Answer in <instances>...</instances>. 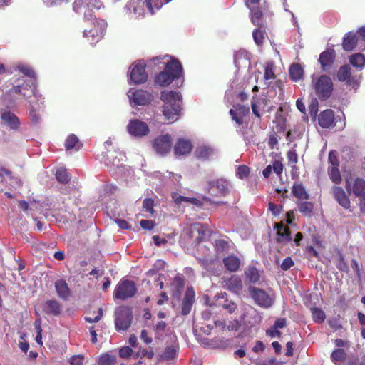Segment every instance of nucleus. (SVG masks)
<instances>
[{
    "label": "nucleus",
    "mask_w": 365,
    "mask_h": 365,
    "mask_svg": "<svg viewBox=\"0 0 365 365\" xmlns=\"http://www.w3.org/2000/svg\"><path fill=\"white\" fill-rule=\"evenodd\" d=\"M101 5L100 0H76L73 3V10L76 13H83L85 19L91 20L93 26L92 29H86L83 31V36L88 38L91 43L98 41L105 31V22L92 19L93 10L99 9Z\"/></svg>",
    "instance_id": "obj_1"
},
{
    "label": "nucleus",
    "mask_w": 365,
    "mask_h": 365,
    "mask_svg": "<svg viewBox=\"0 0 365 365\" xmlns=\"http://www.w3.org/2000/svg\"><path fill=\"white\" fill-rule=\"evenodd\" d=\"M163 106V114L165 118L171 122L177 120L181 110V96L175 91H164L161 93Z\"/></svg>",
    "instance_id": "obj_2"
},
{
    "label": "nucleus",
    "mask_w": 365,
    "mask_h": 365,
    "mask_svg": "<svg viewBox=\"0 0 365 365\" xmlns=\"http://www.w3.org/2000/svg\"><path fill=\"white\" fill-rule=\"evenodd\" d=\"M182 67L179 61L173 60L166 63L165 71L160 72L155 79L156 83L160 86L170 84L174 78L181 76Z\"/></svg>",
    "instance_id": "obj_3"
},
{
    "label": "nucleus",
    "mask_w": 365,
    "mask_h": 365,
    "mask_svg": "<svg viewBox=\"0 0 365 365\" xmlns=\"http://www.w3.org/2000/svg\"><path fill=\"white\" fill-rule=\"evenodd\" d=\"M312 86L316 95L321 100L327 99L333 91V83L330 77L327 75L312 76Z\"/></svg>",
    "instance_id": "obj_4"
},
{
    "label": "nucleus",
    "mask_w": 365,
    "mask_h": 365,
    "mask_svg": "<svg viewBox=\"0 0 365 365\" xmlns=\"http://www.w3.org/2000/svg\"><path fill=\"white\" fill-rule=\"evenodd\" d=\"M136 287L133 282L123 279L121 280L115 287L114 297L120 300H125L135 295Z\"/></svg>",
    "instance_id": "obj_5"
},
{
    "label": "nucleus",
    "mask_w": 365,
    "mask_h": 365,
    "mask_svg": "<svg viewBox=\"0 0 365 365\" xmlns=\"http://www.w3.org/2000/svg\"><path fill=\"white\" fill-rule=\"evenodd\" d=\"M145 68V63L143 61L134 63L130 72L129 83L139 84L145 82L148 75Z\"/></svg>",
    "instance_id": "obj_6"
},
{
    "label": "nucleus",
    "mask_w": 365,
    "mask_h": 365,
    "mask_svg": "<svg viewBox=\"0 0 365 365\" xmlns=\"http://www.w3.org/2000/svg\"><path fill=\"white\" fill-rule=\"evenodd\" d=\"M115 315V327L117 329H127L130 327L132 320L131 310L128 307H121L117 309Z\"/></svg>",
    "instance_id": "obj_7"
},
{
    "label": "nucleus",
    "mask_w": 365,
    "mask_h": 365,
    "mask_svg": "<svg viewBox=\"0 0 365 365\" xmlns=\"http://www.w3.org/2000/svg\"><path fill=\"white\" fill-rule=\"evenodd\" d=\"M329 167L328 173L331 180L336 184H339L341 181V177L339 170V161L337 158V153L331 150L329 153Z\"/></svg>",
    "instance_id": "obj_8"
},
{
    "label": "nucleus",
    "mask_w": 365,
    "mask_h": 365,
    "mask_svg": "<svg viewBox=\"0 0 365 365\" xmlns=\"http://www.w3.org/2000/svg\"><path fill=\"white\" fill-rule=\"evenodd\" d=\"M130 104L143 106L148 104L153 100V96L146 91L130 88L128 92Z\"/></svg>",
    "instance_id": "obj_9"
},
{
    "label": "nucleus",
    "mask_w": 365,
    "mask_h": 365,
    "mask_svg": "<svg viewBox=\"0 0 365 365\" xmlns=\"http://www.w3.org/2000/svg\"><path fill=\"white\" fill-rule=\"evenodd\" d=\"M249 290L252 297L259 306L269 308L272 305L273 298L264 291L252 287H250Z\"/></svg>",
    "instance_id": "obj_10"
},
{
    "label": "nucleus",
    "mask_w": 365,
    "mask_h": 365,
    "mask_svg": "<svg viewBox=\"0 0 365 365\" xmlns=\"http://www.w3.org/2000/svg\"><path fill=\"white\" fill-rule=\"evenodd\" d=\"M172 145V137L168 134L162 135L156 138L153 143V146L155 152L161 155L169 153L171 150Z\"/></svg>",
    "instance_id": "obj_11"
},
{
    "label": "nucleus",
    "mask_w": 365,
    "mask_h": 365,
    "mask_svg": "<svg viewBox=\"0 0 365 365\" xmlns=\"http://www.w3.org/2000/svg\"><path fill=\"white\" fill-rule=\"evenodd\" d=\"M128 132L135 137L147 135L150 131L148 125L140 120H130L127 125Z\"/></svg>",
    "instance_id": "obj_12"
},
{
    "label": "nucleus",
    "mask_w": 365,
    "mask_h": 365,
    "mask_svg": "<svg viewBox=\"0 0 365 365\" xmlns=\"http://www.w3.org/2000/svg\"><path fill=\"white\" fill-rule=\"evenodd\" d=\"M346 188L349 193L352 192L357 197H364L365 181L361 178H356L351 185L350 181L346 180Z\"/></svg>",
    "instance_id": "obj_13"
},
{
    "label": "nucleus",
    "mask_w": 365,
    "mask_h": 365,
    "mask_svg": "<svg viewBox=\"0 0 365 365\" xmlns=\"http://www.w3.org/2000/svg\"><path fill=\"white\" fill-rule=\"evenodd\" d=\"M195 292L192 287H187L182 303L181 314L187 315L192 307L195 301Z\"/></svg>",
    "instance_id": "obj_14"
},
{
    "label": "nucleus",
    "mask_w": 365,
    "mask_h": 365,
    "mask_svg": "<svg viewBox=\"0 0 365 365\" xmlns=\"http://www.w3.org/2000/svg\"><path fill=\"white\" fill-rule=\"evenodd\" d=\"M116 154L115 151L110 152L108 151V154L107 155L106 164L110 170H115V168H119L121 167V162L124 160L125 156L123 153H118Z\"/></svg>",
    "instance_id": "obj_15"
},
{
    "label": "nucleus",
    "mask_w": 365,
    "mask_h": 365,
    "mask_svg": "<svg viewBox=\"0 0 365 365\" xmlns=\"http://www.w3.org/2000/svg\"><path fill=\"white\" fill-rule=\"evenodd\" d=\"M274 228L277 230L276 240L277 242L284 245L291 241L292 237L288 227L285 226L282 222H280L277 223Z\"/></svg>",
    "instance_id": "obj_16"
},
{
    "label": "nucleus",
    "mask_w": 365,
    "mask_h": 365,
    "mask_svg": "<svg viewBox=\"0 0 365 365\" xmlns=\"http://www.w3.org/2000/svg\"><path fill=\"white\" fill-rule=\"evenodd\" d=\"M227 190L228 182L223 179H220L210 183V192L212 195H223Z\"/></svg>",
    "instance_id": "obj_17"
},
{
    "label": "nucleus",
    "mask_w": 365,
    "mask_h": 365,
    "mask_svg": "<svg viewBox=\"0 0 365 365\" xmlns=\"http://www.w3.org/2000/svg\"><path fill=\"white\" fill-rule=\"evenodd\" d=\"M217 151L215 148L210 145H201L197 147L195 155V156L202 160H209L215 155Z\"/></svg>",
    "instance_id": "obj_18"
},
{
    "label": "nucleus",
    "mask_w": 365,
    "mask_h": 365,
    "mask_svg": "<svg viewBox=\"0 0 365 365\" xmlns=\"http://www.w3.org/2000/svg\"><path fill=\"white\" fill-rule=\"evenodd\" d=\"M249 108L237 105L230 110V114L234 121L241 125L243 123V118L249 113Z\"/></svg>",
    "instance_id": "obj_19"
},
{
    "label": "nucleus",
    "mask_w": 365,
    "mask_h": 365,
    "mask_svg": "<svg viewBox=\"0 0 365 365\" xmlns=\"http://www.w3.org/2000/svg\"><path fill=\"white\" fill-rule=\"evenodd\" d=\"M55 289L58 296L63 300L68 299L71 295V292L64 279L57 280L55 282Z\"/></svg>",
    "instance_id": "obj_20"
},
{
    "label": "nucleus",
    "mask_w": 365,
    "mask_h": 365,
    "mask_svg": "<svg viewBox=\"0 0 365 365\" xmlns=\"http://www.w3.org/2000/svg\"><path fill=\"white\" fill-rule=\"evenodd\" d=\"M1 119L3 123L11 129H16L19 125L17 117L10 111H2L1 113Z\"/></svg>",
    "instance_id": "obj_21"
},
{
    "label": "nucleus",
    "mask_w": 365,
    "mask_h": 365,
    "mask_svg": "<svg viewBox=\"0 0 365 365\" xmlns=\"http://www.w3.org/2000/svg\"><path fill=\"white\" fill-rule=\"evenodd\" d=\"M332 193L334 198L343 207L347 209L350 206V201L344 190L339 187H334Z\"/></svg>",
    "instance_id": "obj_22"
},
{
    "label": "nucleus",
    "mask_w": 365,
    "mask_h": 365,
    "mask_svg": "<svg viewBox=\"0 0 365 365\" xmlns=\"http://www.w3.org/2000/svg\"><path fill=\"white\" fill-rule=\"evenodd\" d=\"M225 286L227 289L236 294L241 292L243 288L242 279L236 275H233L226 280Z\"/></svg>",
    "instance_id": "obj_23"
},
{
    "label": "nucleus",
    "mask_w": 365,
    "mask_h": 365,
    "mask_svg": "<svg viewBox=\"0 0 365 365\" xmlns=\"http://www.w3.org/2000/svg\"><path fill=\"white\" fill-rule=\"evenodd\" d=\"M335 57V52L334 50H328L322 52L319 56V62L322 68L324 71L327 69L332 64Z\"/></svg>",
    "instance_id": "obj_24"
},
{
    "label": "nucleus",
    "mask_w": 365,
    "mask_h": 365,
    "mask_svg": "<svg viewBox=\"0 0 365 365\" xmlns=\"http://www.w3.org/2000/svg\"><path fill=\"white\" fill-rule=\"evenodd\" d=\"M192 145L190 141L185 140H179L174 147L175 154L177 155H183L190 153L192 150Z\"/></svg>",
    "instance_id": "obj_25"
},
{
    "label": "nucleus",
    "mask_w": 365,
    "mask_h": 365,
    "mask_svg": "<svg viewBox=\"0 0 365 365\" xmlns=\"http://www.w3.org/2000/svg\"><path fill=\"white\" fill-rule=\"evenodd\" d=\"M358 38L356 34L349 32L345 34L342 43L343 48L346 51H352L357 44Z\"/></svg>",
    "instance_id": "obj_26"
},
{
    "label": "nucleus",
    "mask_w": 365,
    "mask_h": 365,
    "mask_svg": "<svg viewBox=\"0 0 365 365\" xmlns=\"http://www.w3.org/2000/svg\"><path fill=\"white\" fill-rule=\"evenodd\" d=\"M334 122V113L331 110L323 111L319 116V124L321 127L328 128Z\"/></svg>",
    "instance_id": "obj_27"
},
{
    "label": "nucleus",
    "mask_w": 365,
    "mask_h": 365,
    "mask_svg": "<svg viewBox=\"0 0 365 365\" xmlns=\"http://www.w3.org/2000/svg\"><path fill=\"white\" fill-rule=\"evenodd\" d=\"M245 283H256L259 280L260 274L257 268L249 266L244 272Z\"/></svg>",
    "instance_id": "obj_28"
},
{
    "label": "nucleus",
    "mask_w": 365,
    "mask_h": 365,
    "mask_svg": "<svg viewBox=\"0 0 365 365\" xmlns=\"http://www.w3.org/2000/svg\"><path fill=\"white\" fill-rule=\"evenodd\" d=\"M224 265L230 272H236L240 266V259L235 256L230 255L223 259Z\"/></svg>",
    "instance_id": "obj_29"
},
{
    "label": "nucleus",
    "mask_w": 365,
    "mask_h": 365,
    "mask_svg": "<svg viewBox=\"0 0 365 365\" xmlns=\"http://www.w3.org/2000/svg\"><path fill=\"white\" fill-rule=\"evenodd\" d=\"M43 310L46 313L58 315L61 313V306L56 300H48L43 305Z\"/></svg>",
    "instance_id": "obj_30"
},
{
    "label": "nucleus",
    "mask_w": 365,
    "mask_h": 365,
    "mask_svg": "<svg viewBox=\"0 0 365 365\" xmlns=\"http://www.w3.org/2000/svg\"><path fill=\"white\" fill-rule=\"evenodd\" d=\"M350 63L359 69L365 66V56L362 53H356L349 56Z\"/></svg>",
    "instance_id": "obj_31"
},
{
    "label": "nucleus",
    "mask_w": 365,
    "mask_h": 365,
    "mask_svg": "<svg viewBox=\"0 0 365 365\" xmlns=\"http://www.w3.org/2000/svg\"><path fill=\"white\" fill-rule=\"evenodd\" d=\"M65 146L67 150L71 149L78 150L82 147V144L79 142L78 138L75 135L72 134L66 140Z\"/></svg>",
    "instance_id": "obj_32"
},
{
    "label": "nucleus",
    "mask_w": 365,
    "mask_h": 365,
    "mask_svg": "<svg viewBox=\"0 0 365 365\" xmlns=\"http://www.w3.org/2000/svg\"><path fill=\"white\" fill-rule=\"evenodd\" d=\"M289 76L294 81H299L303 76L302 68L298 64L292 65L289 68Z\"/></svg>",
    "instance_id": "obj_33"
},
{
    "label": "nucleus",
    "mask_w": 365,
    "mask_h": 365,
    "mask_svg": "<svg viewBox=\"0 0 365 365\" xmlns=\"http://www.w3.org/2000/svg\"><path fill=\"white\" fill-rule=\"evenodd\" d=\"M292 192L294 195L299 199L307 200L309 197V195L306 192L304 187L301 184L294 185Z\"/></svg>",
    "instance_id": "obj_34"
},
{
    "label": "nucleus",
    "mask_w": 365,
    "mask_h": 365,
    "mask_svg": "<svg viewBox=\"0 0 365 365\" xmlns=\"http://www.w3.org/2000/svg\"><path fill=\"white\" fill-rule=\"evenodd\" d=\"M190 231L192 232H196L198 233L197 239H200L205 235H207V227L201 223H195L191 225Z\"/></svg>",
    "instance_id": "obj_35"
},
{
    "label": "nucleus",
    "mask_w": 365,
    "mask_h": 365,
    "mask_svg": "<svg viewBox=\"0 0 365 365\" xmlns=\"http://www.w3.org/2000/svg\"><path fill=\"white\" fill-rule=\"evenodd\" d=\"M253 9H250L251 21L255 25L261 28L263 26L262 13L259 10L253 11Z\"/></svg>",
    "instance_id": "obj_36"
},
{
    "label": "nucleus",
    "mask_w": 365,
    "mask_h": 365,
    "mask_svg": "<svg viewBox=\"0 0 365 365\" xmlns=\"http://www.w3.org/2000/svg\"><path fill=\"white\" fill-rule=\"evenodd\" d=\"M350 76L351 68L348 65L343 66L339 68L337 74V77L339 81H345L349 79Z\"/></svg>",
    "instance_id": "obj_37"
},
{
    "label": "nucleus",
    "mask_w": 365,
    "mask_h": 365,
    "mask_svg": "<svg viewBox=\"0 0 365 365\" xmlns=\"http://www.w3.org/2000/svg\"><path fill=\"white\" fill-rule=\"evenodd\" d=\"M299 210L304 215H310L313 210V204L310 202H302L298 205Z\"/></svg>",
    "instance_id": "obj_38"
},
{
    "label": "nucleus",
    "mask_w": 365,
    "mask_h": 365,
    "mask_svg": "<svg viewBox=\"0 0 365 365\" xmlns=\"http://www.w3.org/2000/svg\"><path fill=\"white\" fill-rule=\"evenodd\" d=\"M312 318L315 322L322 323L325 319L324 312L319 308H312L311 309Z\"/></svg>",
    "instance_id": "obj_39"
},
{
    "label": "nucleus",
    "mask_w": 365,
    "mask_h": 365,
    "mask_svg": "<svg viewBox=\"0 0 365 365\" xmlns=\"http://www.w3.org/2000/svg\"><path fill=\"white\" fill-rule=\"evenodd\" d=\"M56 179L61 183H67L70 180V177L66 170L58 169L56 173Z\"/></svg>",
    "instance_id": "obj_40"
},
{
    "label": "nucleus",
    "mask_w": 365,
    "mask_h": 365,
    "mask_svg": "<svg viewBox=\"0 0 365 365\" xmlns=\"http://www.w3.org/2000/svg\"><path fill=\"white\" fill-rule=\"evenodd\" d=\"M115 363V356L109 354H103L100 357L98 365H114Z\"/></svg>",
    "instance_id": "obj_41"
},
{
    "label": "nucleus",
    "mask_w": 365,
    "mask_h": 365,
    "mask_svg": "<svg viewBox=\"0 0 365 365\" xmlns=\"http://www.w3.org/2000/svg\"><path fill=\"white\" fill-rule=\"evenodd\" d=\"M331 359L335 363L337 364L339 361L344 360L346 357V353L343 349H337L332 352L331 354Z\"/></svg>",
    "instance_id": "obj_42"
},
{
    "label": "nucleus",
    "mask_w": 365,
    "mask_h": 365,
    "mask_svg": "<svg viewBox=\"0 0 365 365\" xmlns=\"http://www.w3.org/2000/svg\"><path fill=\"white\" fill-rule=\"evenodd\" d=\"M253 38L255 42L257 45H262L264 39V31L261 29H255L252 33Z\"/></svg>",
    "instance_id": "obj_43"
},
{
    "label": "nucleus",
    "mask_w": 365,
    "mask_h": 365,
    "mask_svg": "<svg viewBox=\"0 0 365 365\" xmlns=\"http://www.w3.org/2000/svg\"><path fill=\"white\" fill-rule=\"evenodd\" d=\"M153 205H154L153 200L150 198H147V199H145L143 201V208L145 212H147L150 214H153L154 213Z\"/></svg>",
    "instance_id": "obj_44"
},
{
    "label": "nucleus",
    "mask_w": 365,
    "mask_h": 365,
    "mask_svg": "<svg viewBox=\"0 0 365 365\" xmlns=\"http://www.w3.org/2000/svg\"><path fill=\"white\" fill-rule=\"evenodd\" d=\"M336 267L344 272H347L349 270V267L347 264L344 262V259L341 253L338 255V262L336 264Z\"/></svg>",
    "instance_id": "obj_45"
},
{
    "label": "nucleus",
    "mask_w": 365,
    "mask_h": 365,
    "mask_svg": "<svg viewBox=\"0 0 365 365\" xmlns=\"http://www.w3.org/2000/svg\"><path fill=\"white\" fill-rule=\"evenodd\" d=\"M176 355V349L174 346H168L163 354V356L165 359H173Z\"/></svg>",
    "instance_id": "obj_46"
},
{
    "label": "nucleus",
    "mask_w": 365,
    "mask_h": 365,
    "mask_svg": "<svg viewBox=\"0 0 365 365\" xmlns=\"http://www.w3.org/2000/svg\"><path fill=\"white\" fill-rule=\"evenodd\" d=\"M19 69L21 72L24 73L26 76L31 77V78H34L35 74L34 72L27 66L21 65L19 66ZM32 84H34L35 79L32 80Z\"/></svg>",
    "instance_id": "obj_47"
},
{
    "label": "nucleus",
    "mask_w": 365,
    "mask_h": 365,
    "mask_svg": "<svg viewBox=\"0 0 365 365\" xmlns=\"http://www.w3.org/2000/svg\"><path fill=\"white\" fill-rule=\"evenodd\" d=\"M84 356L82 354L74 355L69 359V363L71 365H83Z\"/></svg>",
    "instance_id": "obj_48"
},
{
    "label": "nucleus",
    "mask_w": 365,
    "mask_h": 365,
    "mask_svg": "<svg viewBox=\"0 0 365 365\" xmlns=\"http://www.w3.org/2000/svg\"><path fill=\"white\" fill-rule=\"evenodd\" d=\"M250 173L249 168L246 165H240L239 166L237 171V175L239 178L243 179L246 178Z\"/></svg>",
    "instance_id": "obj_49"
},
{
    "label": "nucleus",
    "mask_w": 365,
    "mask_h": 365,
    "mask_svg": "<svg viewBox=\"0 0 365 365\" xmlns=\"http://www.w3.org/2000/svg\"><path fill=\"white\" fill-rule=\"evenodd\" d=\"M310 115L315 118L318 111V101L317 99H313L309 106Z\"/></svg>",
    "instance_id": "obj_50"
},
{
    "label": "nucleus",
    "mask_w": 365,
    "mask_h": 365,
    "mask_svg": "<svg viewBox=\"0 0 365 365\" xmlns=\"http://www.w3.org/2000/svg\"><path fill=\"white\" fill-rule=\"evenodd\" d=\"M264 77L266 80H270V79L274 78L273 67L272 65H267L266 66Z\"/></svg>",
    "instance_id": "obj_51"
},
{
    "label": "nucleus",
    "mask_w": 365,
    "mask_h": 365,
    "mask_svg": "<svg viewBox=\"0 0 365 365\" xmlns=\"http://www.w3.org/2000/svg\"><path fill=\"white\" fill-rule=\"evenodd\" d=\"M294 265V262L293 260L291 259V257H286L284 261L282 262V264H281V268L283 269V270H288L289 269H290L292 266Z\"/></svg>",
    "instance_id": "obj_52"
},
{
    "label": "nucleus",
    "mask_w": 365,
    "mask_h": 365,
    "mask_svg": "<svg viewBox=\"0 0 365 365\" xmlns=\"http://www.w3.org/2000/svg\"><path fill=\"white\" fill-rule=\"evenodd\" d=\"M222 307L227 310L230 313L233 312L237 309V305L232 301H225L222 305Z\"/></svg>",
    "instance_id": "obj_53"
},
{
    "label": "nucleus",
    "mask_w": 365,
    "mask_h": 365,
    "mask_svg": "<svg viewBox=\"0 0 365 365\" xmlns=\"http://www.w3.org/2000/svg\"><path fill=\"white\" fill-rule=\"evenodd\" d=\"M34 202H31L30 203L24 201V200H20L19 202V207L20 209H21L24 212L29 211V209H32Z\"/></svg>",
    "instance_id": "obj_54"
},
{
    "label": "nucleus",
    "mask_w": 365,
    "mask_h": 365,
    "mask_svg": "<svg viewBox=\"0 0 365 365\" xmlns=\"http://www.w3.org/2000/svg\"><path fill=\"white\" fill-rule=\"evenodd\" d=\"M269 210L275 216L279 215L282 211V206L277 207L273 202H269L268 205Z\"/></svg>",
    "instance_id": "obj_55"
},
{
    "label": "nucleus",
    "mask_w": 365,
    "mask_h": 365,
    "mask_svg": "<svg viewBox=\"0 0 365 365\" xmlns=\"http://www.w3.org/2000/svg\"><path fill=\"white\" fill-rule=\"evenodd\" d=\"M132 352L133 351L130 347L125 346L120 349L119 355L122 358H127L131 355Z\"/></svg>",
    "instance_id": "obj_56"
},
{
    "label": "nucleus",
    "mask_w": 365,
    "mask_h": 365,
    "mask_svg": "<svg viewBox=\"0 0 365 365\" xmlns=\"http://www.w3.org/2000/svg\"><path fill=\"white\" fill-rule=\"evenodd\" d=\"M140 226L145 230H151L154 227V222L152 220H142L140 222Z\"/></svg>",
    "instance_id": "obj_57"
},
{
    "label": "nucleus",
    "mask_w": 365,
    "mask_h": 365,
    "mask_svg": "<svg viewBox=\"0 0 365 365\" xmlns=\"http://www.w3.org/2000/svg\"><path fill=\"white\" fill-rule=\"evenodd\" d=\"M35 328L37 331V336H36V341L38 344H42L43 342H42V335H41V326H40V323H38V322H36L35 324Z\"/></svg>",
    "instance_id": "obj_58"
},
{
    "label": "nucleus",
    "mask_w": 365,
    "mask_h": 365,
    "mask_svg": "<svg viewBox=\"0 0 365 365\" xmlns=\"http://www.w3.org/2000/svg\"><path fill=\"white\" fill-rule=\"evenodd\" d=\"M102 314H103V311H102V309L100 308L98 309V314L96 317H95L93 318L91 317H86L85 320L89 323L97 322L101 319Z\"/></svg>",
    "instance_id": "obj_59"
},
{
    "label": "nucleus",
    "mask_w": 365,
    "mask_h": 365,
    "mask_svg": "<svg viewBox=\"0 0 365 365\" xmlns=\"http://www.w3.org/2000/svg\"><path fill=\"white\" fill-rule=\"evenodd\" d=\"M287 158L289 160V162L292 165L296 164L297 162V155L295 153V151H293V150L289 151L287 153Z\"/></svg>",
    "instance_id": "obj_60"
},
{
    "label": "nucleus",
    "mask_w": 365,
    "mask_h": 365,
    "mask_svg": "<svg viewBox=\"0 0 365 365\" xmlns=\"http://www.w3.org/2000/svg\"><path fill=\"white\" fill-rule=\"evenodd\" d=\"M140 339L145 343V344H150L153 341L152 338L148 336V333L146 330L143 329L141 331L140 333Z\"/></svg>",
    "instance_id": "obj_61"
},
{
    "label": "nucleus",
    "mask_w": 365,
    "mask_h": 365,
    "mask_svg": "<svg viewBox=\"0 0 365 365\" xmlns=\"http://www.w3.org/2000/svg\"><path fill=\"white\" fill-rule=\"evenodd\" d=\"M267 334L271 337H279L281 332L278 331V329H274V327L273 326L272 328L267 330Z\"/></svg>",
    "instance_id": "obj_62"
},
{
    "label": "nucleus",
    "mask_w": 365,
    "mask_h": 365,
    "mask_svg": "<svg viewBox=\"0 0 365 365\" xmlns=\"http://www.w3.org/2000/svg\"><path fill=\"white\" fill-rule=\"evenodd\" d=\"M272 169L277 175H280L283 170V165L279 161H275L273 164Z\"/></svg>",
    "instance_id": "obj_63"
},
{
    "label": "nucleus",
    "mask_w": 365,
    "mask_h": 365,
    "mask_svg": "<svg viewBox=\"0 0 365 365\" xmlns=\"http://www.w3.org/2000/svg\"><path fill=\"white\" fill-rule=\"evenodd\" d=\"M286 326V319L284 318L277 319L274 324V329H282Z\"/></svg>",
    "instance_id": "obj_64"
}]
</instances>
